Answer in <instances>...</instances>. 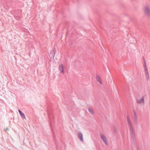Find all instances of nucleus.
<instances>
[{
  "instance_id": "f257e3e1",
  "label": "nucleus",
  "mask_w": 150,
  "mask_h": 150,
  "mask_svg": "<svg viewBox=\"0 0 150 150\" xmlns=\"http://www.w3.org/2000/svg\"><path fill=\"white\" fill-rule=\"evenodd\" d=\"M127 119L128 126L131 132V136L132 138V140L133 141H134L135 139V134L133 130L132 122L128 116L127 117Z\"/></svg>"
},
{
  "instance_id": "f03ea898",
  "label": "nucleus",
  "mask_w": 150,
  "mask_h": 150,
  "mask_svg": "<svg viewBox=\"0 0 150 150\" xmlns=\"http://www.w3.org/2000/svg\"><path fill=\"white\" fill-rule=\"evenodd\" d=\"M144 12L145 14L147 16H150V8L147 5L145 6L144 8Z\"/></svg>"
},
{
  "instance_id": "7ed1b4c3",
  "label": "nucleus",
  "mask_w": 150,
  "mask_h": 150,
  "mask_svg": "<svg viewBox=\"0 0 150 150\" xmlns=\"http://www.w3.org/2000/svg\"><path fill=\"white\" fill-rule=\"evenodd\" d=\"M78 135L77 137L81 141L83 142V135L82 134L81 132H77Z\"/></svg>"
},
{
  "instance_id": "20e7f679",
  "label": "nucleus",
  "mask_w": 150,
  "mask_h": 150,
  "mask_svg": "<svg viewBox=\"0 0 150 150\" xmlns=\"http://www.w3.org/2000/svg\"><path fill=\"white\" fill-rule=\"evenodd\" d=\"M100 137H101V139L103 140V142L105 143V144L106 145H108V143L107 142V141L106 139V138L105 136L104 135V134H100Z\"/></svg>"
},
{
  "instance_id": "39448f33",
  "label": "nucleus",
  "mask_w": 150,
  "mask_h": 150,
  "mask_svg": "<svg viewBox=\"0 0 150 150\" xmlns=\"http://www.w3.org/2000/svg\"><path fill=\"white\" fill-rule=\"evenodd\" d=\"M96 80L99 83L100 85H102L103 83L101 79L98 75H96Z\"/></svg>"
},
{
  "instance_id": "423d86ee",
  "label": "nucleus",
  "mask_w": 150,
  "mask_h": 150,
  "mask_svg": "<svg viewBox=\"0 0 150 150\" xmlns=\"http://www.w3.org/2000/svg\"><path fill=\"white\" fill-rule=\"evenodd\" d=\"M144 96L142 97L141 98L139 99H136L137 103H144Z\"/></svg>"
},
{
  "instance_id": "0eeeda50",
  "label": "nucleus",
  "mask_w": 150,
  "mask_h": 150,
  "mask_svg": "<svg viewBox=\"0 0 150 150\" xmlns=\"http://www.w3.org/2000/svg\"><path fill=\"white\" fill-rule=\"evenodd\" d=\"M59 69L60 72L63 74L64 73V69L63 65L62 64H60L59 67Z\"/></svg>"
},
{
  "instance_id": "6e6552de",
  "label": "nucleus",
  "mask_w": 150,
  "mask_h": 150,
  "mask_svg": "<svg viewBox=\"0 0 150 150\" xmlns=\"http://www.w3.org/2000/svg\"><path fill=\"white\" fill-rule=\"evenodd\" d=\"M145 75L146 77V80L148 81L149 79V75L148 71V70L146 68L145 69Z\"/></svg>"
},
{
  "instance_id": "1a4fd4ad",
  "label": "nucleus",
  "mask_w": 150,
  "mask_h": 150,
  "mask_svg": "<svg viewBox=\"0 0 150 150\" xmlns=\"http://www.w3.org/2000/svg\"><path fill=\"white\" fill-rule=\"evenodd\" d=\"M20 114L21 117L22 118H24L25 119V116L24 114L22 112H20Z\"/></svg>"
},
{
  "instance_id": "9d476101",
  "label": "nucleus",
  "mask_w": 150,
  "mask_h": 150,
  "mask_svg": "<svg viewBox=\"0 0 150 150\" xmlns=\"http://www.w3.org/2000/svg\"><path fill=\"white\" fill-rule=\"evenodd\" d=\"M114 131L115 133H116L117 132V126L116 125L114 126L113 128Z\"/></svg>"
},
{
  "instance_id": "9b49d317",
  "label": "nucleus",
  "mask_w": 150,
  "mask_h": 150,
  "mask_svg": "<svg viewBox=\"0 0 150 150\" xmlns=\"http://www.w3.org/2000/svg\"><path fill=\"white\" fill-rule=\"evenodd\" d=\"M50 54H52V56H53V57H54V55L55 54V52H54V49H53L52 50L51 52H50Z\"/></svg>"
},
{
  "instance_id": "f8f14e48",
  "label": "nucleus",
  "mask_w": 150,
  "mask_h": 150,
  "mask_svg": "<svg viewBox=\"0 0 150 150\" xmlns=\"http://www.w3.org/2000/svg\"><path fill=\"white\" fill-rule=\"evenodd\" d=\"M88 109L89 112L92 114H93V112L92 109L90 108H88Z\"/></svg>"
},
{
  "instance_id": "ddd939ff",
  "label": "nucleus",
  "mask_w": 150,
  "mask_h": 150,
  "mask_svg": "<svg viewBox=\"0 0 150 150\" xmlns=\"http://www.w3.org/2000/svg\"><path fill=\"white\" fill-rule=\"evenodd\" d=\"M134 122L136 125H137L138 124V122L137 118H134Z\"/></svg>"
},
{
  "instance_id": "4468645a",
  "label": "nucleus",
  "mask_w": 150,
  "mask_h": 150,
  "mask_svg": "<svg viewBox=\"0 0 150 150\" xmlns=\"http://www.w3.org/2000/svg\"><path fill=\"white\" fill-rule=\"evenodd\" d=\"M134 118H137V115L136 112L134 110Z\"/></svg>"
},
{
  "instance_id": "2eb2a0df",
  "label": "nucleus",
  "mask_w": 150,
  "mask_h": 150,
  "mask_svg": "<svg viewBox=\"0 0 150 150\" xmlns=\"http://www.w3.org/2000/svg\"><path fill=\"white\" fill-rule=\"evenodd\" d=\"M70 46L71 47H72V46L73 45V43H71V44H70Z\"/></svg>"
},
{
  "instance_id": "dca6fc26",
  "label": "nucleus",
  "mask_w": 150,
  "mask_h": 150,
  "mask_svg": "<svg viewBox=\"0 0 150 150\" xmlns=\"http://www.w3.org/2000/svg\"><path fill=\"white\" fill-rule=\"evenodd\" d=\"M9 130V129L8 128H6V129L5 131H6L7 130Z\"/></svg>"
},
{
  "instance_id": "f3484780",
  "label": "nucleus",
  "mask_w": 150,
  "mask_h": 150,
  "mask_svg": "<svg viewBox=\"0 0 150 150\" xmlns=\"http://www.w3.org/2000/svg\"><path fill=\"white\" fill-rule=\"evenodd\" d=\"M18 111H19V113H20V112H22L21 111V110H19V109H18Z\"/></svg>"
},
{
  "instance_id": "a211bd4d",
  "label": "nucleus",
  "mask_w": 150,
  "mask_h": 150,
  "mask_svg": "<svg viewBox=\"0 0 150 150\" xmlns=\"http://www.w3.org/2000/svg\"><path fill=\"white\" fill-rule=\"evenodd\" d=\"M144 66H145V67H146V64H144Z\"/></svg>"
},
{
  "instance_id": "6ab92c4d",
  "label": "nucleus",
  "mask_w": 150,
  "mask_h": 150,
  "mask_svg": "<svg viewBox=\"0 0 150 150\" xmlns=\"http://www.w3.org/2000/svg\"><path fill=\"white\" fill-rule=\"evenodd\" d=\"M144 62H145V60H144Z\"/></svg>"
}]
</instances>
